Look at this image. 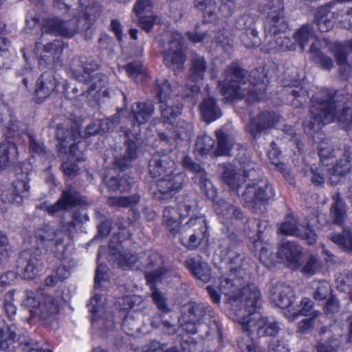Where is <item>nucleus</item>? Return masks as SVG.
<instances>
[{
	"label": "nucleus",
	"instance_id": "obj_39",
	"mask_svg": "<svg viewBox=\"0 0 352 352\" xmlns=\"http://www.w3.org/2000/svg\"><path fill=\"white\" fill-rule=\"evenodd\" d=\"M135 124L138 126L146 122L154 111L152 103L138 102L132 107Z\"/></svg>",
	"mask_w": 352,
	"mask_h": 352
},
{
	"label": "nucleus",
	"instance_id": "obj_25",
	"mask_svg": "<svg viewBox=\"0 0 352 352\" xmlns=\"http://www.w3.org/2000/svg\"><path fill=\"white\" fill-rule=\"evenodd\" d=\"M206 71V62L204 57L195 55L191 60L190 67L188 72L187 86L192 93H196L199 90L197 85H191L190 82L199 83L204 78Z\"/></svg>",
	"mask_w": 352,
	"mask_h": 352
},
{
	"label": "nucleus",
	"instance_id": "obj_13",
	"mask_svg": "<svg viewBox=\"0 0 352 352\" xmlns=\"http://www.w3.org/2000/svg\"><path fill=\"white\" fill-rule=\"evenodd\" d=\"M15 329H9L0 335V351H12L16 346L22 352H52L50 349H44L40 342L25 336L16 340Z\"/></svg>",
	"mask_w": 352,
	"mask_h": 352
},
{
	"label": "nucleus",
	"instance_id": "obj_53",
	"mask_svg": "<svg viewBox=\"0 0 352 352\" xmlns=\"http://www.w3.org/2000/svg\"><path fill=\"white\" fill-rule=\"evenodd\" d=\"M241 41L246 47H254L260 45L258 32L254 28H249L241 37Z\"/></svg>",
	"mask_w": 352,
	"mask_h": 352
},
{
	"label": "nucleus",
	"instance_id": "obj_30",
	"mask_svg": "<svg viewBox=\"0 0 352 352\" xmlns=\"http://www.w3.org/2000/svg\"><path fill=\"white\" fill-rule=\"evenodd\" d=\"M285 31L282 32H277L273 35H267V44L265 47V51L266 52H271L273 51H285L289 50L293 51L296 49V45L287 37Z\"/></svg>",
	"mask_w": 352,
	"mask_h": 352
},
{
	"label": "nucleus",
	"instance_id": "obj_26",
	"mask_svg": "<svg viewBox=\"0 0 352 352\" xmlns=\"http://www.w3.org/2000/svg\"><path fill=\"white\" fill-rule=\"evenodd\" d=\"M186 267L197 279L206 283L210 279V268L199 255L189 256L185 261Z\"/></svg>",
	"mask_w": 352,
	"mask_h": 352
},
{
	"label": "nucleus",
	"instance_id": "obj_29",
	"mask_svg": "<svg viewBox=\"0 0 352 352\" xmlns=\"http://www.w3.org/2000/svg\"><path fill=\"white\" fill-rule=\"evenodd\" d=\"M294 38L302 50L311 44L309 52H314V49L319 47L320 41L317 38L315 32L309 25H304L294 35Z\"/></svg>",
	"mask_w": 352,
	"mask_h": 352
},
{
	"label": "nucleus",
	"instance_id": "obj_55",
	"mask_svg": "<svg viewBox=\"0 0 352 352\" xmlns=\"http://www.w3.org/2000/svg\"><path fill=\"white\" fill-rule=\"evenodd\" d=\"M313 60L318 64L320 67L324 69L329 70L333 66V60L319 51V48L314 49V52H310Z\"/></svg>",
	"mask_w": 352,
	"mask_h": 352
},
{
	"label": "nucleus",
	"instance_id": "obj_18",
	"mask_svg": "<svg viewBox=\"0 0 352 352\" xmlns=\"http://www.w3.org/2000/svg\"><path fill=\"white\" fill-rule=\"evenodd\" d=\"M277 256L289 267L298 270L302 264V248L295 242L283 241L279 245Z\"/></svg>",
	"mask_w": 352,
	"mask_h": 352
},
{
	"label": "nucleus",
	"instance_id": "obj_21",
	"mask_svg": "<svg viewBox=\"0 0 352 352\" xmlns=\"http://www.w3.org/2000/svg\"><path fill=\"white\" fill-rule=\"evenodd\" d=\"M183 165L186 168L196 173L195 179L198 182L201 190L210 199L214 200L217 197V190L212 182L207 179L206 173L202 170L200 166L194 163L189 157L186 156L183 160Z\"/></svg>",
	"mask_w": 352,
	"mask_h": 352
},
{
	"label": "nucleus",
	"instance_id": "obj_32",
	"mask_svg": "<svg viewBox=\"0 0 352 352\" xmlns=\"http://www.w3.org/2000/svg\"><path fill=\"white\" fill-rule=\"evenodd\" d=\"M56 82L51 73H43L38 79L35 90V97L37 102H42L54 91Z\"/></svg>",
	"mask_w": 352,
	"mask_h": 352
},
{
	"label": "nucleus",
	"instance_id": "obj_15",
	"mask_svg": "<svg viewBox=\"0 0 352 352\" xmlns=\"http://www.w3.org/2000/svg\"><path fill=\"white\" fill-rule=\"evenodd\" d=\"M195 6L203 12L205 21L208 23L229 17L234 9L233 4L214 0H195Z\"/></svg>",
	"mask_w": 352,
	"mask_h": 352
},
{
	"label": "nucleus",
	"instance_id": "obj_9",
	"mask_svg": "<svg viewBox=\"0 0 352 352\" xmlns=\"http://www.w3.org/2000/svg\"><path fill=\"white\" fill-rule=\"evenodd\" d=\"M235 302L239 303V309L236 310L237 322L243 317H250L252 313H258L261 303V294L258 287L253 284H247L243 286L239 292L233 300Z\"/></svg>",
	"mask_w": 352,
	"mask_h": 352
},
{
	"label": "nucleus",
	"instance_id": "obj_33",
	"mask_svg": "<svg viewBox=\"0 0 352 352\" xmlns=\"http://www.w3.org/2000/svg\"><path fill=\"white\" fill-rule=\"evenodd\" d=\"M19 153L16 145L5 140L0 144V170L6 168L17 160Z\"/></svg>",
	"mask_w": 352,
	"mask_h": 352
},
{
	"label": "nucleus",
	"instance_id": "obj_17",
	"mask_svg": "<svg viewBox=\"0 0 352 352\" xmlns=\"http://www.w3.org/2000/svg\"><path fill=\"white\" fill-rule=\"evenodd\" d=\"M278 231L284 235L295 236L307 240L309 245L316 241V234L306 221H283Z\"/></svg>",
	"mask_w": 352,
	"mask_h": 352
},
{
	"label": "nucleus",
	"instance_id": "obj_6",
	"mask_svg": "<svg viewBox=\"0 0 352 352\" xmlns=\"http://www.w3.org/2000/svg\"><path fill=\"white\" fill-rule=\"evenodd\" d=\"M183 318L188 323L193 325L192 329H186L191 333L201 330H206L204 339H209L210 336L217 337L220 334V326L216 320L215 311L208 305L202 302H190L183 307Z\"/></svg>",
	"mask_w": 352,
	"mask_h": 352
},
{
	"label": "nucleus",
	"instance_id": "obj_43",
	"mask_svg": "<svg viewBox=\"0 0 352 352\" xmlns=\"http://www.w3.org/2000/svg\"><path fill=\"white\" fill-rule=\"evenodd\" d=\"M314 302L309 298H303L298 308H292V315L296 318L298 315L305 316L318 317L320 312L317 310H314Z\"/></svg>",
	"mask_w": 352,
	"mask_h": 352
},
{
	"label": "nucleus",
	"instance_id": "obj_51",
	"mask_svg": "<svg viewBox=\"0 0 352 352\" xmlns=\"http://www.w3.org/2000/svg\"><path fill=\"white\" fill-rule=\"evenodd\" d=\"M219 207L220 208L218 213H220L222 217L226 218L228 220L240 219L243 218L242 211L234 206L226 202H223Z\"/></svg>",
	"mask_w": 352,
	"mask_h": 352
},
{
	"label": "nucleus",
	"instance_id": "obj_38",
	"mask_svg": "<svg viewBox=\"0 0 352 352\" xmlns=\"http://www.w3.org/2000/svg\"><path fill=\"white\" fill-rule=\"evenodd\" d=\"M350 161L349 153H345L342 157L336 162L331 169V176L329 177L331 184H337L339 182V176H344L349 173L350 170Z\"/></svg>",
	"mask_w": 352,
	"mask_h": 352
},
{
	"label": "nucleus",
	"instance_id": "obj_45",
	"mask_svg": "<svg viewBox=\"0 0 352 352\" xmlns=\"http://www.w3.org/2000/svg\"><path fill=\"white\" fill-rule=\"evenodd\" d=\"M349 223V230L344 228L342 234H332L329 238L342 248L352 250V221Z\"/></svg>",
	"mask_w": 352,
	"mask_h": 352
},
{
	"label": "nucleus",
	"instance_id": "obj_37",
	"mask_svg": "<svg viewBox=\"0 0 352 352\" xmlns=\"http://www.w3.org/2000/svg\"><path fill=\"white\" fill-rule=\"evenodd\" d=\"M315 19L318 29L324 32L330 30L335 23L334 13L326 7H321L317 10Z\"/></svg>",
	"mask_w": 352,
	"mask_h": 352
},
{
	"label": "nucleus",
	"instance_id": "obj_2",
	"mask_svg": "<svg viewBox=\"0 0 352 352\" xmlns=\"http://www.w3.org/2000/svg\"><path fill=\"white\" fill-rule=\"evenodd\" d=\"M336 96L331 97L327 91L318 94L312 98L310 115L303 122L305 132L314 140L322 138L320 133L322 127L333 121H337L340 126L349 129L352 124V102L342 106L340 115L336 116L338 108Z\"/></svg>",
	"mask_w": 352,
	"mask_h": 352
},
{
	"label": "nucleus",
	"instance_id": "obj_27",
	"mask_svg": "<svg viewBox=\"0 0 352 352\" xmlns=\"http://www.w3.org/2000/svg\"><path fill=\"white\" fill-rule=\"evenodd\" d=\"M193 127L191 123L180 120L175 126H171V129L166 133L160 135V139L171 142L172 140L188 141L192 136Z\"/></svg>",
	"mask_w": 352,
	"mask_h": 352
},
{
	"label": "nucleus",
	"instance_id": "obj_16",
	"mask_svg": "<svg viewBox=\"0 0 352 352\" xmlns=\"http://www.w3.org/2000/svg\"><path fill=\"white\" fill-rule=\"evenodd\" d=\"M163 57L164 63L168 67L175 71L183 68L186 58L182 51V36L179 33L175 32L171 34L168 47L164 51Z\"/></svg>",
	"mask_w": 352,
	"mask_h": 352
},
{
	"label": "nucleus",
	"instance_id": "obj_52",
	"mask_svg": "<svg viewBox=\"0 0 352 352\" xmlns=\"http://www.w3.org/2000/svg\"><path fill=\"white\" fill-rule=\"evenodd\" d=\"M340 341L334 337L320 341L316 345L317 352H338Z\"/></svg>",
	"mask_w": 352,
	"mask_h": 352
},
{
	"label": "nucleus",
	"instance_id": "obj_46",
	"mask_svg": "<svg viewBox=\"0 0 352 352\" xmlns=\"http://www.w3.org/2000/svg\"><path fill=\"white\" fill-rule=\"evenodd\" d=\"M318 155L322 164L329 165V161L335 157L334 149L328 139L321 140L318 146Z\"/></svg>",
	"mask_w": 352,
	"mask_h": 352
},
{
	"label": "nucleus",
	"instance_id": "obj_11",
	"mask_svg": "<svg viewBox=\"0 0 352 352\" xmlns=\"http://www.w3.org/2000/svg\"><path fill=\"white\" fill-rule=\"evenodd\" d=\"M73 76L78 80L82 81V96L85 97L89 102L98 101L102 96H105L107 90L104 89L107 78L98 72H92L91 74L85 72L83 75H80L76 71H73Z\"/></svg>",
	"mask_w": 352,
	"mask_h": 352
},
{
	"label": "nucleus",
	"instance_id": "obj_19",
	"mask_svg": "<svg viewBox=\"0 0 352 352\" xmlns=\"http://www.w3.org/2000/svg\"><path fill=\"white\" fill-rule=\"evenodd\" d=\"M270 298L274 305L281 309H289L292 313L295 294L292 288L283 283H276L270 289Z\"/></svg>",
	"mask_w": 352,
	"mask_h": 352
},
{
	"label": "nucleus",
	"instance_id": "obj_48",
	"mask_svg": "<svg viewBox=\"0 0 352 352\" xmlns=\"http://www.w3.org/2000/svg\"><path fill=\"white\" fill-rule=\"evenodd\" d=\"M118 122V118L117 117H113V118H107L104 119H102L98 122V126L96 128V124H90L87 128V133L88 135H94L96 133H98L100 131H108L111 130L114 128L116 124Z\"/></svg>",
	"mask_w": 352,
	"mask_h": 352
},
{
	"label": "nucleus",
	"instance_id": "obj_60",
	"mask_svg": "<svg viewBox=\"0 0 352 352\" xmlns=\"http://www.w3.org/2000/svg\"><path fill=\"white\" fill-rule=\"evenodd\" d=\"M151 296L155 305L160 311L166 314L170 311V309L166 303V299L162 293L155 289Z\"/></svg>",
	"mask_w": 352,
	"mask_h": 352
},
{
	"label": "nucleus",
	"instance_id": "obj_7",
	"mask_svg": "<svg viewBox=\"0 0 352 352\" xmlns=\"http://www.w3.org/2000/svg\"><path fill=\"white\" fill-rule=\"evenodd\" d=\"M241 329L246 333L245 338L238 340V346L243 352H258V346L250 338V334L256 331L259 337L275 336L280 330L276 322H269L260 313H252L250 317L241 318L239 323Z\"/></svg>",
	"mask_w": 352,
	"mask_h": 352
},
{
	"label": "nucleus",
	"instance_id": "obj_42",
	"mask_svg": "<svg viewBox=\"0 0 352 352\" xmlns=\"http://www.w3.org/2000/svg\"><path fill=\"white\" fill-rule=\"evenodd\" d=\"M219 248L221 256L229 254V252L239 251L242 250V243L237 239L234 233H230L220 239Z\"/></svg>",
	"mask_w": 352,
	"mask_h": 352
},
{
	"label": "nucleus",
	"instance_id": "obj_58",
	"mask_svg": "<svg viewBox=\"0 0 352 352\" xmlns=\"http://www.w3.org/2000/svg\"><path fill=\"white\" fill-rule=\"evenodd\" d=\"M104 182L107 184L108 188L113 191L120 190L125 191L128 189V184H126V180L122 178L118 179L116 177H109L108 176L104 177Z\"/></svg>",
	"mask_w": 352,
	"mask_h": 352
},
{
	"label": "nucleus",
	"instance_id": "obj_20",
	"mask_svg": "<svg viewBox=\"0 0 352 352\" xmlns=\"http://www.w3.org/2000/svg\"><path fill=\"white\" fill-rule=\"evenodd\" d=\"M81 204H82V200L80 196L72 188H68L63 191L60 197L56 203L52 205L45 204L44 209L49 214L53 216Z\"/></svg>",
	"mask_w": 352,
	"mask_h": 352
},
{
	"label": "nucleus",
	"instance_id": "obj_24",
	"mask_svg": "<svg viewBox=\"0 0 352 352\" xmlns=\"http://www.w3.org/2000/svg\"><path fill=\"white\" fill-rule=\"evenodd\" d=\"M279 116L274 112H263L250 121L247 131L256 138L264 129L272 128L278 122Z\"/></svg>",
	"mask_w": 352,
	"mask_h": 352
},
{
	"label": "nucleus",
	"instance_id": "obj_57",
	"mask_svg": "<svg viewBox=\"0 0 352 352\" xmlns=\"http://www.w3.org/2000/svg\"><path fill=\"white\" fill-rule=\"evenodd\" d=\"M301 272L306 275H313L320 268V261L314 255H311L302 265Z\"/></svg>",
	"mask_w": 352,
	"mask_h": 352
},
{
	"label": "nucleus",
	"instance_id": "obj_12",
	"mask_svg": "<svg viewBox=\"0 0 352 352\" xmlns=\"http://www.w3.org/2000/svg\"><path fill=\"white\" fill-rule=\"evenodd\" d=\"M262 11L266 14L265 30L267 35H273L287 30L283 0H268L263 6Z\"/></svg>",
	"mask_w": 352,
	"mask_h": 352
},
{
	"label": "nucleus",
	"instance_id": "obj_63",
	"mask_svg": "<svg viewBox=\"0 0 352 352\" xmlns=\"http://www.w3.org/2000/svg\"><path fill=\"white\" fill-rule=\"evenodd\" d=\"M287 91H289V90H287ZM289 92L291 93V96L293 97V99L291 100L292 106L298 107L306 101V91L302 88L296 87L295 89L289 91Z\"/></svg>",
	"mask_w": 352,
	"mask_h": 352
},
{
	"label": "nucleus",
	"instance_id": "obj_3",
	"mask_svg": "<svg viewBox=\"0 0 352 352\" xmlns=\"http://www.w3.org/2000/svg\"><path fill=\"white\" fill-rule=\"evenodd\" d=\"M226 80L219 82L221 94L228 100H234L246 97L249 102L265 99L266 84L265 75L258 69L251 72L250 82L243 76V70L236 64L229 66L226 72Z\"/></svg>",
	"mask_w": 352,
	"mask_h": 352
},
{
	"label": "nucleus",
	"instance_id": "obj_5",
	"mask_svg": "<svg viewBox=\"0 0 352 352\" xmlns=\"http://www.w3.org/2000/svg\"><path fill=\"white\" fill-rule=\"evenodd\" d=\"M77 19H73L69 21H63L58 18H53L46 20L42 27L43 34L41 41L36 43L35 53L38 58L41 60L44 57L54 59L62 53L63 47L60 41H54L53 43H48L45 39L46 34L53 35H63L71 37L78 30Z\"/></svg>",
	"mask_w": 352,
	"mask_h": 352
},
{
	"label": "nucleus",
	"instance_id": "obj_10",
	"mask_svg": "<svg viewBox=\"0 0 352 352\" xmlns=\"http://www.w3.org/2000/svg\"><path fill=\"white\" fill-rule=\"evenodd\" d=\"M217 146L214 148V140L207 135L198 137L195 144V151L201 155L212 154L215 156L228 155L232 146L233 139L226 136L221 130L216 131Z\"/></svg>",
	"mask_w": 352,
	"mask_h": 352
},
{
	"label": "nucleus",
	"instance_id": "obj_40",
	"mask_svg": "<svg viewBox=\"0 0 352 352\" xmlns=\"http://www.w3.org/2000/svg\"><path fill=\"white\" fill-rule=\"evenodd\" d=\"M79 135L78 132L68 131L67 136L61 140L60 144V147L63 148H66L69 145V154L72 158L78 162L83 160V154L79 151L76 144Z\"/></svg>",
	"mask_w": 352,
	"mask_h": 352
},
{
	"label": "nucleus",
	"instance_id": "obj_28",
	"mask_svg": "<svg viewBox=\"0 0 352 352\" xmlns=\"http://www.w3.org/2000/svg\"><path fill=\"white\" fill-rule=\"evenodd\" d=\"M332 51L337 58V63L340 67L344 78H347L352 71V67L346 61V55L352 52V39L343 44L335 43L332 45Z\"/></svg>",
	"mask_w": 352,
	"mask_h": 352
},
{
	"label": "nucleus",
	"instance_id": "obj_59",
	"mask_svg": "<svg viewBox=\"0 0 352 352\" xmlns=\"http://www.w3.org/2000/svg\"><path fill=\"white\" fill-rule=\"evenodd\" d=\"M129 76L138 82V77L141 78L145 76L144 69L140 63H133L124 67Z\"/></svg>",
	"mask_w": 352,
	"mask_h": 352
},
{
	"label": "nucleus",
	"instance_id": "obj_56",
	"mask_svg": "<svg viewBox=\"0 0 352 352\" xmlns=\"http://www.w3.org/2000/svg\"><path fill=\"white\" fill-rule=\"evenodd\" d=\"M326 166L327 165L322 164L318 168H311L312 174L311 181L313 184L320 186L324 184L325 179L324 174H331L329 173L330 168H327Z\"/></svg>",
	"mask_w": 352,
	"mask_h": 352
},
{
	"label": "nucleus",
	"instance_id": "obj_36",
	"mask_svg": "<svg viewBox=\"0 0 352 352\" xmlns=\"http://www.w3.org/2000/svg\"><path fill=\"white\" fill-rule=\"evenodd\" d=\"M162 91L160 89L158 92L162 116L164 122H171L172 120L181 113L182 106L180 104L174 105L173 100H164V98L162 96Z\"/></svg>",
	"mask_w": 352,
	"mask_h": 352
},
{
	"label": "nucleus",
	"instance_id": "obj_50",
	"mask_svg": "<svg viewBox=\"0 0 352 352\" xmlns=\"http://www.w3.org/2000/svg\"><path fill=\"white\" fill-rule=\"evenodd\" d=\"M333 199V203L331 208V214L334 220H342L346 217L345 204L342 200L339 193L336 194Z\"/></svg>",
	"mask_w": 352,
	"mask_h": 352
},
{
	"label": "nucleus",
	"instance_id": "obj_4",
	"mask_svg": "<svg viewBox=\"0 0 352 352\" xmlns=\"http://www.w3.org/2000/svg\"><path fill=\"white\" fill-rule=\"evenodd\" d=\"M67 230L55 231L50 227H45L36 232L37 245L32 253L23 252L20 254L17 261V267L24 279H34L38 274L42 264L41 256L47 252H56L54 248L60 245L64 236L67 235Z\"/></svg>",
	"mask_w": 352,
	"mask_h": 352
},
{
	"label": "nucleus",
	"instance_id": "obj_22",
	"mask_svg": "<svg viewBox=\"0 0 352 352\" xmlns=\"http://www.w3.org/2000/svg\"><path fill=\"white\" fill-rule=\"evenodd\" d=\"M38 305L35 310H31V316H38L41 319L46 320L55 316L59 311L58 300L51 295L43 294V290L37 291Z\"/></svg>",
	"mask_w": 352,
	"mask_h": 352
},
{
	"label": "nucleus",
	"instance_id": "obj_8",
	"mask_svg": "<svg viewBox=\"0 0 352 352\" xmlns=\"http://www.w3.org/2000/svg\"><path fill=\"white\" fill-rule=\"evenodd\" d=\"M175 162L166 155L154 156L150 161L149 171L154 178L162 177L157 181V186L159 192L163 195L171 194L182 188L184 181L182 173L173 175Z\"/></svg>",
	"mask_w": 352,
	"mask_h": 352
},
{
	"label": "nucleus",
	"instance_id": "obj_44",
	"mask_svg": "<svg viewBox=\"0 0 352 352\" xmlns=\"http://www.w3.org/2000/svg\"><path fill=\"white\" fill-rule=\"evenodd\" d=\"M109 249L112 255L117 256L118 265L123 270L131 269L138 260V257L135 254H122L120 252L117 253V251H119V248L113 244L112 241L109 243Z\"/></svg>",
	"mask_w": 352,
	"mask_h": 352
},
{
	"label": "nucleus",
	"instance_id": "obj_41",
	"mask_svg": "<svg viewBox=\"0 0 352 352\" xmlns=\"http://www.w3.org/2000/svg\"><path fill=\"white\" fill-rule=\"evenodd\" d=\"M223 259L228 261L230 272L243 276L244 274L241 266L245 258L243 250L239 251L229 252L228 254L221 256Z\"/></svg>",
	"mask_w": 352,
	"mask_h": 352
},
{
	"label": "nucleus",
	"instance_id": "obj_49",
	"mask_svg": "<svg viewBox=\"0 0 352 352\" xmlns=\"http://www.w3.org/2000/svg\"><path fill=\"white\" fill-rule=\"evenodd\" d=\"M136 157V145L134 142H129L126 145L125 153L122 157L116 158V164L120 169L128 167L130 163Z\"/></svg>",
	"mask_w": 352,
	"mask_h": 352
},
{
	"label": "nucleus",
	"instance_id": "obj_34",
	"mask_svg": "<svg viewBox=\"0 0 352 352\" xmlns=\"http://www.w3.org/2000/svg\"><path fill=\"white\" fill-rule=\"evenodd\" d=\"M203 119L206 122H211L221 116L220 108L216 100L211 96L205 98L199 106Z\"/></svg>",
	"mask_w": 352,
	"mask_h": 352
},
{
	"label": "nucleus",
	"instance_id": "obj_35",
	"mask_svg": "<svg viewBox=\"0 0 352 352\" xmlns=\"http://www.w3.org/2000/svg\"><path fill=\"white\" fill-rule=\"evenodd\" d=\"M250 249L255 252H258V258L260 261L266 267L273 265L274 256L272 248L269 244L265 243L260 239H254Z\"/></svg>",
	"mask_w": 352,
	"mask_h": 352
},
{
	"label": "nucleus",
	"instance_id": "obj_64",
	"mask_svg": "<svg viewBox=\"0 0 352 352\" xmlns=\"http://www.w3.org/2000/svg\"><path fill=\"white\" fill-rule=\"evenodd\" d=\"M271 146L272 148L268 151L269 159L271 160L272 163L274 164L281 173H285L286 169L285 166L283 163L280 162L278 159L280 152L277 148H275V144L274 143H272Z\"/></svg>",
	"mask_w": 352,
	"mask_h": 352
},
{
	"label": "nucleus",
	"instance_id": "obj_23",
	"mask_svg": "<svg viewBox=\"0 0 352 352\" xmlns=\"http://www.w3.org/2000/svg\"><path fill=\"white\" fill-rule=\"evenodd\" d=\"M243 284V276L230 272L228 274L222 275L219 278V289L225 296L234 300Z\"/></svg>",
	"mask_w": 352,
	"mask_h": 352
},
{
	"label": "nucleus",
	"instance_id": "obj_47",
	"mask_svg": "<svg viewBox=\"0 0 352 352\" xmlns=\"http://www.w3.org/2000/svg\"><path fill=\"white\" fill-rule=\"evenodd\" d=\"M104 301L105 298L98 294H96L89 300L87 307L89 309V311L92 314V322L98 321V316H100L101 314H105Z\"/></svg>",
	"mask_w": 352,
	"mask_h": 352
},
{
	"label": "nucleus",
	"instance_id": "obj_1",
	"mask_svg": "<svg viewBox=\"0 0 352 352\" xmlns=\"http://www.w3.org/2000/svg\"><path fill=\"white\" fill-rule=\"evenodd\" d=\"M258 175L254 164L251 162L241 164L240 167L225 165L222 173L223 181L233 190H236L246 179L251 178V183L248 184L243 197L249 204L248 207L255 213L264 212L266 203L274 196V190L266 179H255Z\"/></svg>",
	"mask_w": 352,
	"mask_h": 352
},
{
	"label": "nucleus",
	"instance_id": "obj_14",
	"mask_svg": "<svg viewBox=\"0 0 352 352\" xmlns=\"http://www.w3.org/2000/svg\"><path fill=\"white\" fill-rule=\"evenodd\" d=\"M25 171L17 173L15 179L12 182L10 187L5 189L1 194L2 200L4 202H10L16 204H21L23 198L29 195L30 178L29 169L25 168Z\"/></svg>",
	"mask_w": 352,
	"mask_h": 352
},
{
	"label": "nucleus",
	"instance_id": "obj_54",
	"mask_svg": "<svg viewBox=\"0 0 352 352\" xmlns=\"http://www.w3.org/2000/svg\"><path fill=\"white\" fill-rule=\"evenodd\" d=\"M139 201V197L133 195L131 197H112L108 200L109 205L113 206L129 207Z\"/></svg>",
	"mask_w": 352,
	"mask_h": 352
},
{
	"label": "nucleus",
	"instance_id": "obj_62",
	"mask_svg": "<svg viewBox=\"0 0 352 352\" xmlns=\"http://www.w3.org/2000/svg\"><path fill=\"white\" fill-rule=\"evenodd\" d=\"M30 142V151L34 155L42 156L45 153V148L42 143L37 142L32 135L23 134Z\"/></svg>",
	"mask_w": 352,
	"mask_h": 352
},
{
	"label": "nucleus",
	"instance_id": "obj_31",
	"mask_svg": "<svg viewBox=\"0 0 352 352\" xmlns=\"http://www.w3.org/2000/svg\"><path fill=\"white\" fill-rule=\"evenodd\" d=\"M164 260L162 256L157 252H151L148 256L146 267L153 269L151 272H146V278L148 283L157 281L166 272L162 267Z\"/></svg>",
	"mask_w": 352,
	"mask_h": 352
},
{
	"label": "nucleus",
	"instance_id": "obj_61",
	"mask_svg": "<svg viewBox=\"0 0 352 352\" xmlns=\"http://www.w3.org/2000/svg\"><path fill=\"white\" fill-rule=\"evenodd\" d=\"M14 291H9L5 294L4 298V310L9 318H12L16 312V307L13 304Z\"/></svg>",
	"mask_w": 352,
	"mask_h": 352
}]
</instances>
